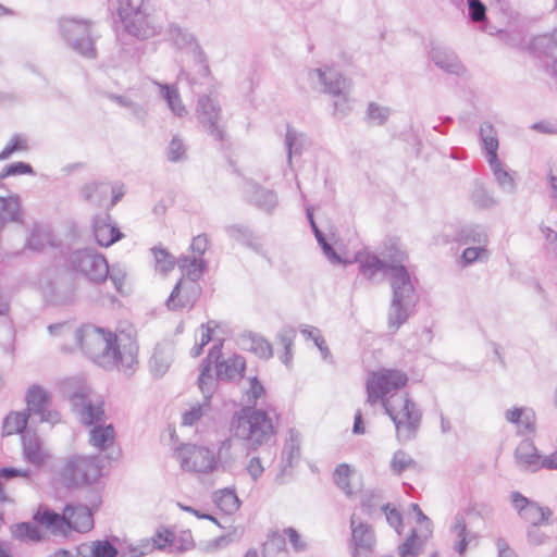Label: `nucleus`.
<instances>
[{
	"label": "nucleus",
	"instance_id": "nucleus-1",
	"mask_svg": "<svg viewBox=\"0 0 557 557\" xmlns=\"http://www.w3.org/2000/svg\"><path fill=\"white\" fill-rule=\"evenodd\" d=\"M73 334L81 351L95 364L108 371L122 366L126 375L134 373L138 354L136 343H129L125 354H122L117 335L109 329L83 324Z\"/></svg>",
	"mask_w": 557,
	"mask_h": 557
},
{
	"label": "nucleus",
	"instance_id": "nucleus-2",
	"mask_svg": "<svg viewBox=\"0 0 557 557\" xmlns=\"http://www.w3.org/2000/svg\"><path fill=\"white\" fill-rule=\"evenodd\" d=\"M355 261L358 263L359 274L366 280L373 281L379 275L389 273L394 313H410L412 311L418 297L405 265L388 264L374 253L361 251L355 256Z\"/></svg>",
	"mask_w": 557,
	"mask_h": 557
},
{
	"label": "nucleus",
	"instance_id": "nucleus-3",
	"mask_svg": "<svg viewBox=\"0 0 557 557\" xmlns=\"http://www.w3.org/2000/svg\"><path fill=\"white\" fill-rule=\"evenodd\" d=\"M366 391L367 403L370 405L381 403L384 412L393 421L398 437L411 440L416 436L422 420V412L408 394L403 398L401 412L405 418L404 421L399 418L396 407L388 400L387 392L384 389L374 372L367 380Z\"/></svg>",
	"mask_w": 557,
	"mask_h": 557
},
{
	"label": "nucleus",
	"instance_id": "nucleus-4",
	"mask_svg": "<svg viewBox=\"0 0 557 557\" xmlns=\"http://www.w3.org/2000/svg\"><path fill=\"white\" fill-rule=\"evenodd\" d=\"M231 431L244 442L248 451L269 445L276 435V428L268 410L252 407H242L234 413Z\"/></svg>",
	"mask_w": 557,
	"mask_h": 557
},
{
	"label": "nucleus",
	"instance_id": "nucleus-5",
	"mask_svg": "<svg viewBox=\"0 0 557 557\" xmlns=\"http://www.w3.org/2000/svg\"><path fill=\"white\" fill-rule=\"evenodd\" d=\"M110 4L116 9L123 29L129 36L145 40L161 33L162 26L150 14L145 0H110Z\"/></svg>",
	"mask_w": 557,
	"mask_h": 557
},
{
	"label": "nucleus",
	"instance_id": "nucleus-6",
	"mask_svg": "<svg viewBox=\"0 0 557 557\" xmlns=\"http://www.w3.org/2000/svg\"><path fill=\"white\" fill-rule=\"evenodd\" d=\"M103 463L99 455H73L65 459L59 470L61 484L73 490L83 485H91L103 475Z\"/></svg>",
	"mask_w": 557,
	"mask_h": 557
},
{
	"label": "nucleus",
	"instance_id": "nucleus-7",
	"mask_svg": "<svg viewBox=\"0 0 557 557\" xmlns=\"http://www.w3.org/2000/svg\"><path fill=\"white\" fill-rule=\"evenodd\" d=\"M309 78L321 85V91L334 98V115L338 119L347 116L352 110L349 97L350 82L333 67L313 69Z\"/></svg>",
	"mask_w": 557,
	"mask_h": 557
},
{
	"label": "nucleus",
	"instance_id": "nucleus-8",
	"mask_svg": "<svg viewBox=\"0 0 557 557\" xmlns=\"http://www.w3.org/2000/svg\"><path fill=\"white\" fill-rule=\"evenodd\" d=\"M59 30L64 41L77 53L85 58L96 57L95 38L91 33V22L72 17L59 20Z\"/></svg>",
	"mask_w": 557,
	"mask_h": 557
},
{
	"label": "nucleus",
	"instance_id": "nucleus-9",
	"mask_svg": "<svg viewBox=\"0 0 557 557\" xmlns=\"http://www.w3.org/2000/svg\"><path fill=\"white\" fill-rule=\"evenodd\" d=\"M64 391L73 409L81 414V421L85 425H97L104 416L102 404H94L89 400L88 389L85 384L75 380H69L64 384Z\"/></svg>",
	"mask_w": 557,
	"mask_h": 557
},
{
	"label": "nucleus",
	"instance_id": "nucleus-10",
	"mask_svg": "<svg viewBox=\"0 0 557 557\" xmlns=\"http://www.w3.org/2000/svg\"><path fill=\"white\" fill-rule=\"evenodd\" d=\"M168 33L177 49L186 51L193 55L197 66L196 73L199 78H209L210 67L208 64L207 55L201 49L194 34L176 24H171Z\"/></svg>",
	"mask_w": 557,
	"mask_h": 557
},
{
	"label": "nucleus",
	"instance_id": "nucleus-11",
	"mask_svg": "<svg viewBox=\"0 0 557 557\" xmlns=\"http://www.w3.org/2000/svg\"><path fill=\"white\" fill-rule=\"evenodd\" d=\"M72 267L83 273L89 281L100 283L109 274V264L106 258L94 249H78L71 253Z\"/></svg>",
	"mask_w": 557,
	"mask_h": 557
},
{
	"label": "nucleus",
	"instance_id": "nucleus-12",
	"mask_svg": "<svg viewBox=\"0 0 557 557\" xmlns=\"http://www.w3.org/2000/svg\"><path fill=\"white\" fill-rule=\"evenodd\" d=\"M196 117L202 128L216 141L225 139V129L222 123V111L216 99L201 96L197 101Z\"/></svg>",
	"mask_w": 557,
	"mask_h": 557
},
{
	"label": "nucleus",
	"instance_id": "nucleus-13",
	"mask_svg": "<svg viewBox=\"0 0 557 557\" xmlns=\"http://www.w3.org/2000/svg\"><path fill=\"white\" fill-rule=\"evenodd\" d=\"M52 401L51 394L39 384H32L25 394L26 408L23 409L29 417L38 416L39 422L52 425L61 421L57 410L49 409Z\"/></svg>",
	"mask_w": 557,
	"mask_h": 557
},
{
	"label": "nucleus",
	"instance_id": "nucleus-14",
	"mask_svg": "<svg viewBox=\"0 0 557 557\" xmlns=\"http://www.w3.org/2000/svg\"><path fill=\"white\" fill-rule=\"evenodd\" d=\"M351 539L349 542L351 557H372L376 547V536L371 524L363 522L356 515L350 518Z\"/></svg>",
	"mask_w": 557,
	"mask_h": 557
},
{
	"label": "nucleus",
	"instance_id": "nucleus-15",
	"mask_svg": "<svg viewBox=\"0 0 557 557\" xmlns=\"http://www.w3.org/2000/svg\"><path fill=\"white\" fill-rule=\"evenodd\" d=\"M102 498L99 492H94L89 505L67 504L65 516L70 520L71 531L85 533L94 528V513L99 509Z\"/></svg>",
	"mask_w": 557,
	"mask_h": 557
},
{
	"label": "nucleus",
	"instance_id": "nucleus-16",
	"mask_svg": "<svg viewBox=\"0 0 557 557\" xmlns=\"http://www.w3.org/2000/svg\"><path fill=\"white\" fill-rule=\"evenodd\" d=\"M222 348L223 342L219 339L210 347L206 358L200 363V373L197 383L203 396V406L210 405L211 398L216 391L218 382L220 381L216 379V375L213 376L212 369L213 361L222 357Z\"/></svg>",
	"mask_w": 557,
	"mask_h": 557
},
{
	"label": "nucleus",
	"instance_id": "nucleus-17",
	"mask_svg": "<svg viewBox=\"0 0 557 557\" xmlns=\"http://www.w3.org/2000/svg\"><path fill=\"white\" fill-rule=\"evenodd\" d=\"M186 454L181 456V466L197 473H211L216 469L218 457L205 446L186 445L183 447Z\"/></svg>",
	"mask_w": 557,
	"mask_h": 557
},
{
	"label": "nucleus",
	"instance_id": "nucleus-18",
	"mask_svg": "<svg viewBox=\"0 0 557 557\" xmlns=\"http://www.w3.org/2000/svg\"><path fill=\"white\" fill-rule=\"evenodd\" d=\"M510 500L520 518L529 522L530 525L547 524L549 522L553 512L548 507L541 506L517 491L511 492Z\"/></svg>",
	"mask_w": 557,
	"mask_h": 557
},
{
	"label": "nucleus",
	"instance_id": "nucleus-19",
	"mask_svg": "<svg viewBox=\"0 0 557 557\" xmlns=\"http://www.w3.org/2000/svg\"><path fill=\"white\" fill-rule=\"evenodd\" d=\"M201 288L198 281H178L166 299L171 311L190 310L199 298Z\"/></svg>",
	"mask_w": 557,
	"mask_h": 557
},
{
	"label": "nucleus",
	"instance_id": "nucleus-20",
	"mask_svg": "<svg viewBox=\"0 0 557 557\" xmlns=\"http://www.w3.org/2000/svg\"><path fill=\"white\" fill-rule=\"evenodd\" d=\"M21 446L23 460L36 470H40L50 457L42 438L35 429L22 434Z\"/></svg>",
	"mask_w": 557,
	"mask_h": 557
},
{
	"label": "nucleus",
	"instance_id": "nucleus-21",
	"mask_svg": "<svg viewBox=\"0 0 557 557\" xmlns=\"http://www.w3.org/2000/svg\"><path fill=\"white\" fill-rule=\"evenodd\" d=\"M244 195L248 203L267 214H271L278 203L277 194L273 189L265 188L252 180H246Z\"/></svg>",
	"mask_w": 557,
	"mask_h": 557
},
{
	"label": "nucleus",
	"instance_id": "nucleus-22",
	"mask_svg": "<svg viewBox=\"0 0 557 557\" xmlns=\"http://www.w3.org/2000/svg\"><path fill=\"white\" fill-rule=\"evenodd\" d=\"M33 521L40 527H44L52 534L66 535L71 531L70 520L63 513H59L47 506L39 505L38 509L33 515Z\"/></svg>",
	"mask_w": 557,
	"mask_h": 557
},
{
	"label": "nucleus",
	"instance_id": "nucleus-23",
	"mask_svg": "<svg viewBox=\"0 0 557 557\" xmlns=\"http://www.w3.org/2000/svg\"><path fill=\"white\" fill-rule=\"evenodd\" d=\"M542 456L530 437L523 438L515 450V462L523 471L536 472L542 469Z\"/></svg>",
	"mask_w": 557,
	"mask_h": 557
},
{
	"label": "nucleus",
	"instance_id": "nucleus-24",
	"mask_svg": "<svg viewBox=\"0 0 557 557\" xmlns=\"http://www.w3.org/2000/svg\"><path fill=\"white\" fill-rule=\"evenodd\" d=\"M174 357V344L164 339L156 344L149 360V368L154 379H161L169 371Z\"/></svg>",
	"mask_w": 557,
	"mask_h": 557
},
{
	"label": "nucleus",
	"instance_id": "nucleus-25",
	"mask_svg": "<svg viewBox=\"0 0 557 557\" xmlns=\"http://www.w3.org/2000/svg\"><path fill=\"white\" fill-rule=\"evenodd\" d=\"M216 379L224 382L240 381L246 372V359L238 354L213 361Z\"/></svg>",
	"mask_w": 557,
	"mask_h": 557
},
{
	"label": "nucleus",
	"instance_id": "nucleus-26",
	"mask_svg": "<svg viewBox=\"0 0 557 557\" xmlns=\"http://www.w3.org/2000/svg\"><path fill=\"white\" fill-rule=\"evenodd\" d=\"M225 233L231 239L236 240L255 251L257 255L268 259V252L264 245L249 226L244 224H231L225 226Z\"/></svg>",
	"mask_w": 557,
	"mask_h": 557
},
{
	"label": "nucleus",
	"instance_id": "nucleus-27",
	"mask_svg": "<svg viewBox=\"0 0 557 557\" xmlns=\"http://www.w3.org/2000/svg\"><path fill=\"white\" fill-rule=\"evenodd\" d=\"M507 422L518 428L517 434L524 436L536 433V414L530 407H512L505 411Z\"/></svg>",
	"mask_w": 557,
	"mask_h": 557
},
{
	"label": "nucleus",
	"instance_id": "nucleus-28",
	"mask_svg": "<svg viewBox=\"0 0 557 557\" xmlns=\"http://www.w3.org/2000/svg\"><path fill=\"white\" fill-rule=\"evenodd\" d=\"M430 57L437 67L448 74L463 76L467 72L457 54L451 49L440 46L433 47L430 51Z\"/></svg>",
	"mask_w": 557,
	"mask_h": 557
},
{
	"label": "nucleus",
	"instance_id": "nucleus-29",
	"mask_svg": "<svg viewBox=\"0 0 557 557\" xmlns=\"http://www.w3.org/2000/svg\"><path fill=\"white\" fill-rule=\"evenodd\" d=\"M108 214L97 216L92 223V231L99 246L109 247L123 237L117 226L111 225Z\"/></svg>",
	"mask_w": 557,
	"mask_h": 557
},
{
	"label": "nucleus",
	"instance_id": "nucleus-30",
	"mask_svg": "<svg viewBox=\"0 0 557 557\" xmlns=\"http://www.w3.org/2000/svg\"><path fill=\"white\" fill-rule=\"evenodd\" d=\"M453 239L459 245H481L488 243V235L483 225L469 223L459 226Z\"/></svg>",
	"mask_w": 557,
	"mask_h": 557
},
{
	"label": "nucleus",
	"instance_id": "nucleus-31",
	"mask_svg": "<svg viewBox=\"0 0 557 557\" xmlns=\"http://www.w3.org/2000/svg\"><path fill=\"white\" fill-rule=\"evenodd\" d=\"M240 342L245 348L260 359L269 360L273 357V347L262 335L249 331L240 336Z\"/></svg>",
	"mask_w": 557,
	"mask_h": 557
},
{
	"label": "nucleus",
	"instance_id": "nucleus-32",
	"mask_svg": "<svg viewBox=\"0 0 557 557\" xmlns=\"http://www.w3.org/2000/svg\"><path fill=\"white\" fill-rule=\"evenodd\" d=\"M29 419L30 417L24 410L11 411L3 419L2 436L18 434L22 438V434L34 430L28 425Z\"/></svg>",
	"mask_w": 557,
	"mask_h": 557
},
{
	"label": "nucleus",
	"instance_id": "nucleus-33",
	"mask_svg": "<svg viewBox=\"0 0 557 557\" xmlns=\"http://www.w3.org/2000/svg\"><path fill=\"white\" fill-rule=\"evenodd\" d=\"M300 459L299 432L290 428L287 431V438L282 450V471L293 468Z\"/></svg>",
	"mask_w": 557,
	"mask_h": 557
},
{
	"label": "nucleus",
	"instance_id": "nucleus-34",
	"mask_svg": "<svg viewBox=\"0 0 557 557\" xmlns=\"http://www.w3.org/2000/svg\"><path fill=\"white\" fill-rule=\"evenodd\" d=\"M479 136L487 162L495 163V160L499 159L497 154L499 141L495 127L490 122H483L480 126Z\"/></svg>",
	"mask_w": 557,
	"mask_h": 557
},
{
	"label": "nucleus",
	"instance_id": "nucleus-35",
	"mask_svg": "<svg viewBox=\"0 0 557 557\" xmlns=\"http://www.w3.org/2000/svg\"><path fill=\"white\" fill-rule=\"evenodd\" d=\"M285 536L288 539L295 553H304L308 549V544L302 540L300 533L293 527L283 529V535L276 531L271 532L269 541L275 544L277 549L282 550L285 548Z\"/></svg>",
	"mask_w": 557,
	"mask_h": 557
},
{
	"label": "nucleus",
	"instance_id": "nucleus-36",
	"mask_svg": "<svg viewBox=\"0 0 557 557\" xmlns=\"http://www.w3.org/2000/svg\"><path fill=\"white\" fill-rule=\"evenodd\" d=\"M310 146L309 137L295 129L292 126H287L285 134V147L287 150V164L289 168L293 165V156L301 154L302 150Z\"/></svg>",
	"mask_w": 557,
	"mask_h": 557
},
{
	"label": "nucleus",
	"instance_id": "nucleus-37",
	"mask_svg": "<svg viewBox=\"0 0 557 557\" xmlns=\"http://www.w3.org/2000/svg\"><path fill=\"white\" fill-rule=\"evenodd\" d=\"M12 536L25 543H40L46 540L45 532L35 522L24 521L11 527Z\"/></svg>",
	"mask_w": 557,
	"mask_h": 557
},
{
	"label": "nucleus",
	"instance_id": "nucleus-38",
	"mask_svg": "<svg viewBox=\"0 0 557 557\" xmlns=\"http://www.w3.org/2000/svg\"><path fill=\"white\" fill-rule=\"evenodd\" d=\"M46 246H54L52 234L47 226L34 224L25 247L33 251H42Z\"/></svg>",
	"mask_w": 557,
	"mask_h": 557
},
{
	"label": "nucleus",
	"instance_id": "nucleus-39",
	"mask_svg": "<svg viewBox=\"0 0 557 557\" xmlns=\"http://www.w3.org/2000/svg\"><path fill=\"white\" fill-rule=\"evenodd\" d=\"M160 89V96L166 102L169 109L176 116H184L187 111L182 102L177 88L174 85L154 83Z\"/></svg>",
	"mask_w": 557,
	"mask_h": 557
},
{
	"label": "nucleus",
	"instance_id": "nucleus-40",
	"mask_svg": "<svg viewBox=\"0 0 557 557\" xmlns=\"http://www.w3.org/2000/svg\"><path fill=\"white\" fill-rule=\"evenodd\" d=\"M7 222H22L17 195L0 196V224L3 225Z\"/></svg>",
	"mask_w": 557,
	"mask_h": 557
},
{
	"label": "nucleus",
	"instance_id": "nucleus-41",
	"mask_svg": "<svg viewBox=\"0 0 557 557\" xmlns=\"http://www.w3.org/2000/svg\"><path fill=\"white\" fill-rule=\"evenodd\" d=\"M114 436L115 431L112 424H97L90 430V443L100 451H104L113 444Z\"/></svg>",
	"mask_w": 557,
	"mask_h": 557
},
{
	"label": "nucleus",
	"instance_id": "nucleus-42",
	"mask_svg": "<svg viewBox=\"0 0 557 557\" xmlns=\"http://www.w3.org/2000/svg\"><path fill=\"white\" fill-rule=\"evenodd\" d=\"M488 165L493 172L494 178L499 186V188L507 194H515L516 193V182L513 178L512 173L507 171L505 169V165L499 159L495 160V163L490 161Z\"/></svg>",
	"mask_w": 557,
	"mask_h": 557
},
{
	"label": "nucleus",
	"instance_id": "nucleus-43",
	"mask_svg": "<svg viewBox=\"0 0 557 557\" xmlns=\"http://www.w3.org/2000/svg\"><path fill=\"white\" fill-rule=\"evenodd\" d=\"M213 502L218 508H220L226 515H233L236 512L242 502L238 498L235 488L225 487L214 494Z\"/></svg>",
	"mask_w": 557,
	"mask_h": 557
},
{
	"label": "nucleus",
	"instance_id": "nucleus-44",
	"mask_svg": "<svg viewBox=\"0 0 557 557\" xmlns=\"http://www.w3.org/2000/svg\"><path fill=\"white\" fill-rule=\"evenodd\" d=\"M82 194L85 200L90 203L102 207L106 205L108 196L110 195V184L108 183H91L83 187Z\"/></svg>",
	"mask_w": 557,
	"mask_h": 557
},
{
	"label": "nucleus",
	"instance_id": "nucleus-45",
	"mask_svg": "<svg viewBox=\"0 0 557 557\" xmlns=\"http://www.w3.org/2000/svg\"><path fill=\"white\" fill-rule=\"evenodd\" d=\"M387 394L392 391L403 388L408 383V376L399 370H384L374 372Z\"/></svg>",
	"mask_w": 557,
	"mask_h": 557
},
{
	"label": "nucleus",
	"instance_id": "nucleus-46",
	"mask_svg": "<svg viewBox=\"0 0 557 557\" xmlns=\"http://www.w3.org/2000/svg\"><path fill=\"white\" fill-rule=\"evenodd\" d=\"M387 394L392 391L403 388L408 383V376L399 370H384L374 372Z\"/></svg>",
	"mask_w": 557,
	"mask_h": 557
},
{
	"label": "nucleus",
	"instance_id": "nucleus-47",
	"mask_svg": "<svg viewBox=\"0 0 557 557\" xmlns=\"http://www.w3.org/2000/svg\"><path fill=\"white\" fill-rule=\"evenodd\" d=\"M0 321V347L4 354L14 355L15 351V327L10 315H3Z\"/></svg>",
	"mask_w": 557,
	"mask_h": 557
},
{
	"label": "nucleus",
	"instance_id": "nucleus-48",
	"mask_svg": "<svg viewBox=\"0 0 557 557\" xmlns=\"http://www.w3.org/2000/svg\"><path fill=\"white\" fill-rule=\"evenodd\" d=\"M180 269L187 275V281H198L206 268V261L200 257L184 256L177 260Z\"/></svg>",
	"mask_w": 557,
	"mask_h": 557
},
{
	"label": "nucleus",
	"instance_id": "nucleus-49",
	"mask_svg": "<svg viewBox=\"0 0 557 557\" xmlns=\"http://www.w3.org/2000/svg\"><path fill=\"white\" fill-rule=\"evenodd\" d=\"M383 495L380 490H371L366 491L361 495V502L360 507L364 515H367L369 518H374L375 516H380L381 513V506L382 504Z\"/></svg>",
	"mask_w": 557,
	"mask_h": 557
},
{
	"label": "nucleus",
	"instance_id": "nucleus-50",
	"mask_svg": "<svg viewBox=\"0 0 557 557\" xmlns=\"http://www.w3.org/2000/svg\"><path fill=\"white\" fill-rule=\"evenodd\" d=\"M466 246L459 259L461 267H469L474 262H486L490 259L491 253L486 249L487 244Z\"/></svg>",
	"mask_w": 557,
	"mask_h": 557
},
{
	"label": "nucleus",
	"instance_id": "nucleus-51",
	"mask_svg": "<svg viewBox=\"0 0 557 557\" xmlns=\"http://www.w3.org/2000/svg\"><path fill=\"white\" fill-rule=\"evenodd\" d=\"M296 337V330L292 326H283L276 334V342L284 348L281 361L285 366H289L293 358L292 346Z\"/></svg>",
	"mask_w": 557,
	"mask_h": 557
},
{
	"label": "nucleus",
	"instance_id": "nucleus-52",
	"mask_svg": "<svg viewBox=\"0 0 557 557\" xmlns=\"http://www.w3.org/2000/svg\"><path fill=\"white\" fill-rule=\"evenodd\" d=\"M423 540L419 536L417 529H411L406 540L398 546L400 557H418L423 548Z\"/></svg>",
	"mask_w": 557,
	"mask_h": 557
},
{
	"label": "nucleus",
	"instance_id": "nucleus-53",
	"mask_svg": "<svg viewBox=\"0 0 557 557\" xmlns=\"http://www.w3.org/2000/svg\"><path fill=\"white\" fill-rule=\"evenodd\" d=\"M533 48L540 53L553 58L555 63L557 61V30L535 37Z\"/></svg>",
	"mask_w": 557,
	"mask_h": 557
},
{
	"label": "nucleus",
	"instance_id": "nucleus-54",
	"mask_svg": "<svg viewBox=\"0 0 557 557\" xmlns=\"http://www.w3.org/2000/svg\"><path fill=\"white\" fill-rule=\"evenodd\" d=\"M391 113V108L381 106L377 102H370L366 111L364 121L369 125L382 126L387 122Z\"/></svg>",
	"mask_w": 557,
	"mask_h": 557
},
{
	"label": "nucleus",
	"instance_id": "nucleus-55",
	"mask_svg": "<svg viewBox=\"0 0 557 557\" xmlns=\"http://www.w3.org/2000/svg\"><path fill=\"white\" fill-rule=\"evenodd\" d=\"M470 200L479 209H491L498 203L494 196L479 182L474 184Z\"/></svg>",
	"mask_w": 557,
	"mask_h": 557
},
{
	"label": "nucleus",
	"instance_id": "nucleus-56",
	"mask_svg": "<svg viewBox=\"0 0 557 557\" xmlns=\"http://www.w3.org/2000/svg\"><path fill=\"white\" fill-rule=\"evenodd\" d=\"M112 541L108 539L92 541L91 557H117L119 548L115 543L119 537L112 536Z\"/></svg>",
	"mask_w": 557,
	"mask_h": 557
},
{
	"label": "nucleus",
	"instance_id": "nucleus-57",
	"mask_svg": "<svg viewBox=\"0 0 557 557\" xmlns=\"http://www.w3.org/2000/svg\"><path fill=\"white\" fill-rule=\"evenodd\" d=\"M351 472L352 469L348 463H339L335 467L333 473L334 484L347 496L354 494L349 480Z\"/></svg>",
	"mask_w": 557,
	"mask_h": 557
},
{
	"label": "nucleus",
	"instance_id": "nucleus-58",
	"mask_svg": "<svg viewBox=\"0 0 557 557\" xmlns=\"http://www.w3.org/2000/svg\"><path fill=\"white\" fill-rule=\"evenodd\" d=\"M265 395V387L258 376L249 377V388L245 392L244 397L246 405L244 407L258 408V400Z\"/></svg>",
	"mask_w": 557,
	"mask_h": 557
},
{
	"label": "nucleus",
	"instance_id": "nucleus-59",
	"mask_svg": "<svg viewBox=\"0 0 557 557\" xmlns=\"http://www.w3.org/2000/svg\"><path fill=\"white\" fill-rule=\"evenodd\" d=\"M166 158L173 163L187 159V146L180 136L175 135L172 137L166 149Z\"/></svg>",
	"mask_w": 557,
	"mask_h": 557
},
{
	"label": "nucleus",
	"instance_id": "nucleus-60",
	"mask_svg": "<svg viewBox=\"0 0 557 557\" xmlns=\"http://www.w3.org/2000/svg\"><path fill=\"white\" fill-rule=\"evenodd\" d=\"M154 258L156 269L163 273L171 271L175 265V258L162 247L151 248Z\"/></svg>",
	"mask_w": 557,
	"mask_h": 557
},
{
	"label": "nucleus",
	"instance_id": "nucleus-61",
	"mask_svg": "<svg viewBox=\"0 0 557 557\" xmlns=\"http://www.w3.org/2000/svg\"><path fill=\"white\" fill-rule=\"evenodd\" d=\"M151 544V553L154 549L164 550L174 543L175 536L172 531L166 528L158 529L154 535L149 539Z\"/></svg>",
	"mask_w": 557,
	"mask_h": 557
},
{
	"label": "nucleus",
	"instance_id": "nucleus-62",
	"mask_svg": "<svg viewBox=\"0 0 557 557\" xmlns=\"http://www.w3.org/2000/svg\"><path fill=\"white\" fill-rule=\"evenodd\" d=\"M417 466V462L407 455L404 450L399 449L394 453L392 461H391V469L394 474L399 475L401 474L406 469L413 468Z\"/></svg>",
	"mask_w": 557,
	"mask_h": 557
},
{
	"label": "nucleus",
	"instance_id": "nucleus-63",
	"mask_svg": "<svg viewBox=\"0 0 557 557\" xmlns=\"http://www.w3.org/2000/svg\"><path fill=\"white\" fill-rule=\"evenodd\" d=\"M151 553L150 540H141L137 545L128 544L119 550L117 557H144Z\"/></svg>",
	"mask_w": 557,
	"mask_h": 557
},
{
	"label": "nucleus",
	"instance_id": "nucleus-64",
	"mask_svg": "<svg viewBox=\"0 0 557 557\" xmlns=\"http://www.w3.org/2000/svg\"><path fill=\"white\" fill-rule=\"evenodd\" d=\"M381 512L385 515L387 523L395 529L397 533H400L403 527V515L395 507H391L388 503L381 506Z\"/></svg>",
	"mask_w": 557,
	"mask_h": 557
}]
</instances>
